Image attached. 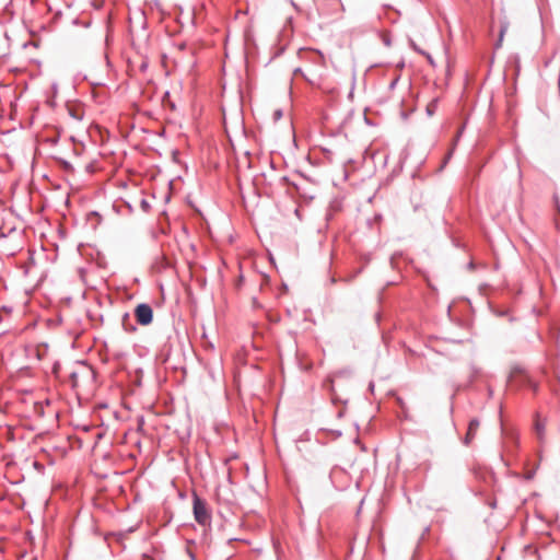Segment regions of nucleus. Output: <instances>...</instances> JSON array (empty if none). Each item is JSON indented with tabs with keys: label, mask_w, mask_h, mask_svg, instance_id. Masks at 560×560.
Segmentation results:
<instances>
[{
	"label": "nucleus",
	"mask_w": 560,
	"mask_h": 560,
	"mask_svg": "<svg viewBox=\"0 0 560 560\" xmlns=\"http://www.w3.org/2000/svg\"><path fill=\"white\" fill-rule=\"evenodd\" d=\"M140 206L144 211H148L150 209V203L145 199L141 200Z\"/></svg>",
	"instance_id": "obj_11"
},
{
	"label": "nucleus",
	"mask_w": 560,
	"mask_h": 560,
	"mask_svg": "<svg viewBox=\"0 0 560 560\" xmlns=\"http://www.w3.org/2000/svg\"><path fill=\"white\" fill-rule=\"evenodd\" d=\"M70 376H71V378H72L73 381H75V378H77V373H75V372H72V373L70 374Z\"/></svg>",
	"instance_id": "obj_13"
},
{
	"label": "nucleus",
	"mask_w": 560,
	"mask_h": 560,
	"mask_svg": "<svg viewBox=\"0 0 560 560\" xmlns=\"http://www.w3.org/2000/svg\"><path fill=\"white\" fill-rule=\"evenodd\" d=\"M129 319H130L129 314L128 313L124 314L122 326L125 327V329L127 331H133V330H136V327H133V326H130V328L127 327V322H129Z\"/></svg>",
	"instance_id": "obj_6"
},
{
	"label": "nucleus",
	"mask_w": 560,
	"mask_h": 560,
	"mask_svg": "<svg viewBox=\"0 0 560 560\" xmlns=\"http://www.w3.org/2000/svg\"><path fill=\"white\" fill-rule=\"evenodd\" d=\"M192 510L195 520L198 524L203 526L210 524L211 515L208 511L207 503L197 494H194L192 498Z\"/></svg>",
	"instance_id": "obj_1"
},
{
	"label": "nucleus",
	"mask_w": 560,
	"mask_h": 560,
	"mask_svg": "<svg viewBox=\"0 0 560 560\" xmlns=\"http://www.w3.org/2000/svg\"><path fill=\"white\" fill-rule=\"evenodd\" d=\"M409 46H410V47L412 48V50H415L416 52H418V54H420V55H422V56H425V57H427V59L429 60V62H430L431 65H434V61H433V59H432L431 55H430V54H428L427 51L422 50V49H421V48H420V47L415 43V40L409 39Z\"/></svg>",
	"instance_id": "obj_4"
},
{
	"label": "nucleus",
	"mask_w": 560,
	"mask_h": 560,
	"mask_svg": "<svg viewBox=\"0 0 560 560\" xmlns=\"http://www.w3.org/2000/svg\"><path fill=\"white\" fill-rule=\"evenodd\" d=\"M294 74H295V75H299V74H300V75H302V77H303L307 82H310L311 84H315L314 80H313V79H311L310 77H307L306 74H304V72L302 71V69H301V68H296V69L294 70Z\"/></svg>",
	"instance_id": "obj_8"
},
{
	"label": "nucleus",
	"mask_w": 560,
	"mask_h": 560,
	"mask_svg": "<svg viewBox=\"0 0 560 560\" xmlns=\"http://www.w3.org/2000/svg\"><path fill=\"white\" fill-rule=\"evenodd\" d=\"M194 544H195L194 541H190V540H189V541H187V547H186V552H187L188 557H189L191 560H196V559H195V553H194V551H192V550H191V548H190V545H194Z\"/></svg>",
	"instance_id": "obj_10"
},
{
	"label": "nucleus",
	"mask_w": 560,
	"mask_h": 560,
	"mask_svg": "<svg viewBox=\"0 0 560 560\" xmlns=\"http://www.w3.org/2000/svg\"><path fill=\"white\" fill-rule=\"evenodd\" d=\"M536 431L539 436V439H542L544 432H545V424L540 421L536 422Z\"/></svg>",
	"instance_id": "obj_7"
},
{
	"label": "nucleus",
	"mask_w": 560,
	"mask_h": 560,
	"mask_svg": "<svg viewBox=\"0 0 560 560\" xmlns=\"http://www.w3.org/2000/svg\"><path fill=\"white\" fill-rule=\"evenodd\" d=\"M438 106V100H433L427 107V112L429 115H433Z\"/></svg>",
	"instance_id": "obj_9"
},
{
	"label": "nucleus",
	"mask_w": 560,
	"mask_h": 560,
	"mask_svg": "<svg viewBox=\"0 0 560 560\" xmlns=\"http://www.w3.org/2000/svg\"><path fill=\"white\" fill-rule=\"evenodd\" d=\"M147 68V65L145 63H142L141 65V70H144Z\"/></svg>",
	"instance_id": "obj_15"
},
{
	"label": "nucleus",
	"mask_w": 560,
	"mask_h": 560,
	"mask_svg": "<svg viewBox=\"0 0 560 560\" xmlns=\"http://www.w3.org/2000/svg\"><path fill=\"white\" fill-rule=\"evenodd\" d=\"M452 153H453V150L451 152H448L445 162H447V160L451 158Z\"/></svg>",
	"instance_id": "obj_14"
},
{
	"label": "nucleus",
	"mask_w": 560,
	"mask_h": 560,
	"mask_svg": "<svg viewBox=\"0 0 560 560\" xmlns=\"http://www.w3.org/2000/svg\"><path fill=\"white\" fill-rule=\"evenodd\" d=\"M479 420L478 419H471L468 424L467 433L464 438V444L469 445L472 440L475 439L477 431L479 429Z\"/></svg>",
	"instance_id": "obj_3"
},
{
	"label": "nucleus",
	"mask_w": 560,
	"mask_h": 560,
	"mask_svg": "<svg viewBox=\"0 0 560 560\" xmlns=\"http://www.w3.org/2000/svg\"><path fill=\"white\" fill-rule=\"evenodd\" d=\"M532 388H533V390H534V392H536V390H537V388H538V385H537L536 383H533V384H532Z\"/></svg>",
	"instance_id": "obj_12"
},
{
	"label": "nucleus",
	"mask_w": 560,
	"mask_h": 560,
	"mask_svg": "<svg viewBox=\"0 0 560 560\" xmlns=\"http://www.w3.org/2000/svg\"><path fill=\"white\" fill-rule=\"evenodd\" d=\"M506 30H508V23H502V24H501V27H500V36H499V40H498V43L495 44V47H497V48L501 46V43H502V40H503V36H504V34H505Z\"/></svg>",
	"instance_id": "obj_5"
},
{
	"label": "nucleus",
	"mask_w": 560,
	"mask_h": 560,
	"mask_svg": "<svg viewBox=\"0 0 560 560\" xmlns=\"http://www.w3.org/2000/svg\"><path fill=\"white\" fill-rule=\"evenodd\" d=\"M135 316L140 325L147 326L153 320V310L149 304L141 303L135 308Z\"/></svg>",
	"instance_id": "obj_2"
}]
</instances>
